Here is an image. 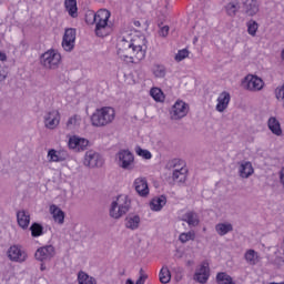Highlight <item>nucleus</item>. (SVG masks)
<instances>
[{
  "instance_id": "obj_5",
  "label": "nucleus",
  "mask_w": 284,
  "mask_h": 284,
  "mask_svg": "<svg viewBox=\"0 0 284 284\" xmlns=\"http://www.w3.org/2000/svg\"><path fill=\"white\" fill-rule=\"evenodd\" d=\"M40 62L45 70H59V67L62 63L61 52L57 49H49L42 53Z\"/></svg>"
},
{
  "instance_id": "obj_48",
  "label": "nucleus",
  "mask_w": 284,
  "mask_h": 284,
  "mask_svg": "<svg viewBox=\"0 0 284 284\" xmlns=\"http://www.w3.org/2000/svg\"><path fill=\"white\" fill-rule=\"evenodd\" d=\"M275 260H271V263H274L275 265H278V263H281V255H278V253L275 252Z\"/></svg>"
},
{
  "instance_id": "obj_8",
  "label": "nucleus",
  "mask_w": 284,
  "mask_h": 284,
  "mask_svg": "<svg viewBox=\"0 0 284 284\" xmlns=\"http://www.w3.org/2000/svg\"><path fill=\"white\" fill-rule=\"evenodd\" d=\"M264 85L265 82H263V79L254 74H247L242 81V87L244 90H248V92H261Z\"/></svg>"
},
{
  "instance_id": "obj_9",
  "label": "nucleus",
  "mask_w": 284,
  "mask_h": 284,
  "mask_svg": "<svg viewBox=\"0 0 284 284\" xmlns=\"http://www.w3.org/2000/svg\"><path fill=\"white\" fill-rule=\"evenodd\" d=\"M57 256V248L53 245H44L37 248L34 253L36 261L40 263H50Z\"/></svg>"
},
{
  "instance_id": "obj_45",
  "label": "nucleus",
  "mask_w": 284,
  "mask_h": 284,
  "mask_svg": "<svg viewBox=\"0 0 284 284\" xmlns=\"http://www.w3.org/2000/svg\"><path fill=\"white\" fill-rule=\"evenodd\" d=\"M148 278V275L141 273L140 277L135 282V284H145V280Z\"/></svg>"
},
{
  "instance_id": "obj_43",
  "label": "nucleus",
  "mask_w": 284,
  "mask_h": 284,
  "mask_svg": "<svg viewBox=\"0 0 284 284\" xmlns=\"http://www.w3.org/2000/svg\"><path fill=\"white\" fill-rule=\"evenodd\" d=\"M159 28V37L165 38L168 34H170V27L168 24L160 23Z\"/></svg>"
},
{
  "instance_id": "obj_53",
  "label": "nucleus",
  "mask_w": 284,
  "mask_h": 284,
  "mask_svg": "<svg viewBox=\"0 0 284 284\" xmlns=\"http://www.w3.org/2000/svg\"><path fill=\"white\" fill-rule=\"evenodd\" d=\"M187 265H194V261H189Z\"/></svg>"
},
{
  "instance_id": "obj_3",
  "label": "nucleus",
  "mask_w": 284,
  "mask_h": 284,
  "mask_svg": "<svg viewBox=\"0 0 284 284\" xmlns=\"http://www.w3.org/2000/svg\"><path fill=\"white\" fill-rule=\"evenodd\" d=\"M116 119V110L112 106H102L97 109L91 118V125L93 128H105V125H110V123H114Z\"/></svg>"
},
{
  "instance_id": "obj_40",
  "label": "nucleus",
  "mask_w": 284,
  "mask_h": 284,
  "mask_svg": "<svg viewBox=\"0 0 284 284\" xmlns=\"http://www.w3.org/2000/svg\"><path fill=\"white\" fill-rule=\"evenodd\" d=\"M247 32L251 37H254L258 32V22L255 20H248L246 22Z\"/></svg>"
},
{
  "instance_id": "obj_18",
  "label": "nucleus",
  "mask_w": 284,
  "mask_h": 284,
  "mask_svg": "<svg viewBox=\"0 0 284 284\" xmlns=\"http://www.w3.org/2000/svg\"><path fill=\"white\" fill-rule=\"evenodd\" d=\"M230 101H232V95L227 91L221 92L216 98L215 110L223 114L230 108Z\"/></svg>"
},
{
  "instance_id": "obj_52",
  "label": "nucleus",
  "mask_w": 284,
  "mask_h": 284,
  "mask_svg": "<svg viewBox=\"0 0 284 284\" xmlns=\"http://www.w3.org/2000/svg\"><path fill=\"white\" fill-rule=\"evenodd\" d=\"M125 284H134V281H132L131 278H128V280L125 281Z\"/></svg>"
},
{
  "instance_id": "obj_33",
  "label": "nucleus",
  "mask_w": 284,
  "mask_h": 284,
  "mask_svg": "<svg viewBox=\"0 0 284 284\" xmlns=\"http://www.w3.org/2000/svg\"><path fill=\"white\" fill-rule=\"evenodd\" d=\"M151 72L156 79H163L166 74L165 67L159 63H155L151 67Z\"/></svg>"
},
{
  "instance_id": "obj_2",
  "label": "nucleus",
  "mask_w": 284,
  "mask_h": 284,
  "mask_svg": "<svg viewBox=\"0 0 284 284\" xmlns=\"http://www.w3.org/2000/svg\"><path fill=\"white\" fill-rule=\"evenodd\" d=\"M110 17H112V13L108 9H100L92 16L97 37H108L112 32Z\"/></svg>"
},
{
  "instance_id": "obj_51",
  "label": "nucleus",
  "mask_w": 284,
  "mask_h": 284,
  "mask_svg": "<svg viewBox=\"0 0 284 284\" xmlns=\"http://www.w3.org/2000/svg\"><path fill=\"white\" fill-rule=\"evenodd\" d=\"M40 270L41 272H45V262H41Z\"/></svg>"
},
{
  "instance_id": "obj_39",
  "label": "nucleus",
  "mask_w": 284,
  "mask_h": 284,
  "mask_svg": "<svg viewBox=\"0 0 284 284\" xmlns=\"http://www.w3.org/2000/svg\"><path fill=\"white\" fill-rule=\"evenodd\" d=\"M194 239H196V233L194 231L181 233L179 236V241L182 243H190V241H194Z\"/></svg>"
},
{
  "instance_id": "obj_54",
  "label": "nucleus",
  "mask_w": 284,
  "mask_h": 284,
  "mask_svg": "<svg viewBox=\"0 0 284 284\" xmlns=\"http://www.w3.org/2000/svg\"><path fill=\"white\" fill-rule=\"evenodd\" d=\"M270 284H284V282H280V283L271 282Z\"/></svg>"
},
{
  "instance_id": "obj_38",
  "label": "nucleus",
  "mask_w": 284,
  "mask_h": 284,
  "mask_svg": "<svg viewBox=\"0 0 284 284\" xmlns=\"http://www.w3.org/2000/svg\"><path fill=\"white\" fill-rule=\"evenodd\" d=\"M134 152L138 156L144 159L145 161H150V159H152V152L146 149H142L141 146H135Z\"/></svg>"
},
{
  "instance_id": "obj_34",
  "label": "nucleus",
  "mask_w": 284,
  "mask_h": 284,
  "mask_svg": "<svg viewBox=\"0 0 284 284\" xmlns=\"http://www.w3.org/2000/svg\"><path fill=\"white\" fill-rule=\"evenodd\" d=\"M159 278H160V282L163 284H168L170 283V281H172V273H170V268L168 266H163L160 270Z\"/></svg>"
},
{
  "instance_id": "obj_14",
  "label": "nucleus",
  "mask_w": 284,
  "mask_h": 284,
  "mask_svg": "<svg viewBox=\"0 0 284 284\" xmlns=\"http://www.w3.org/2000/svg\"><path fill=\"white\" fill-rule=\"evenodd\" d=\"M49 163H63L70 159V153L65 149H50L47 154Z\"/></svg>"
},
{
  "instance_id": "obj_29",
  "label": "nucleus",
  "mask_w": 284,
  "mask_h": 284,
  "mask_svg": "<svg viewBox=\"0 0 284 284\" xmlns=\"http://www.w3.org/2000/svg\"><path fill=\"white\" fill-rule=\"evenodd\" d=\"M224 10L227 17H234L239 13V10H241V4L239 1H231L225 4Z\"/></svg>"
},
{
  "instance_id": "obj_37",
  "label": "nucleus",
  "mask_w": 284,
  "mask_h": 284,
  "mask_svg": "<svg viewBox=\"0 0 284 284\" xmlns=\"http://www.w3.org/2000/svg\"><path fill=\"white\" fill-rule=\"evenodd\" d=\"M80 126H81V116L80 115H72L71 118H69V120L67 122V128L69 130H79Z\"/></svg>"
},
{
  "instance_id": "obj_20",
  "label": "nucleus",
  "mask_w": 284,
  "mask_h": 284,
  "mask_svg": "<svg viewBox=\"0 0 284 284\" xmlns=\"http://www.w3.org/2000/svg\"><path fill=\"white\" fill-rule=\"evenodd\" d=\"M133 187L139 196H148L150 194V186H148V180L145 178H136L133 182Z\"/></svg>"
},
{
  "instance_id": "obj_26",
  "label": "nucleus",
  "mask_w": 284,
  "mask_h": 284,
  "mask_svg": "<svg viewBox=\"0 0 284 284\" xmlns=\"http://www.w3.org/2000/svg\"><path fill=\"white\" fill-rule=\"evenodd\" d=\"M64 8L72 19H77L79 17V8L77 7V0H64Z\"/></svg>"
},
{
  "instance_id": "obj_47",
  "label": "nucleus",
  "mask_w": 284,
  "mask_h": 284,
  "mask_svg": "<svg viewBox=\"0 0 284 284\" xmlns=\"http://www.w3.org/2000/svg\"><path fill=\"white\" fill-rule=\"evenodd\" d=\"M280 182L284 187V166L280 171Z\"/></svg>"
},
{
  "instance_id": "obj_27",
  "label": "nucleus",
  "mask_w": 284,
  "mask_h": 284,
  "mask_svg": "<svg viewBox=\"0 0 284 284\" xmlns=\"http://www.w3.org/2000/svg\"><path fill=\"white\" fill-rule=\"evenodd\" d=\"M18 224L22 227V230H28L30 225V213L26 211H19L17 213Z\"/></svg>"
},
{
  "instance_id": "obj_13",
  "label": "nucleus",
  "mask_w": 284,
  "mask_h": 284,
  "mask_svg": "<svg viewBox=\"0 0 284 284\" xmlns=\"http://www.w3.org/2000/svg\"><path fill=\"white\" fill-rule=\"evenodd\" d=\"M74 43H77V29H65L62 38V48L65 52H72L74 50Z\"/></svg>"
},
{
  "instance_id": "obj_6",
  "label": "nucleus",
  "mask_w": 284,
  "mask_h": 284,
  "mask_svg": "<svg viewBox=\"0 0 284 284\" xmlns=\"http://www.w3.org/2000/svg\"><path fill=\"white\" fill-rule=\"evenodd\" d=\"M171 121H181L190 114V104L181 99L176 100L171 106L170 111Z\"/></svg>"
},
{
  "instance_id": "obj_30",
  "label": "nucleus",
  "mask_w": 284,
  "mask_h": 284,
  "mask_svg": "<svg viewBox=\"0 0 284 284\" xmlns=\"http://www.w3.org/2000/svg\"><path fill=\"white\" fill-rule=\"evenodd\" d=\"M183 221L190 225V227H196L199 225V215L194 212H187L183 215Z\"/></svg>"
},
{
  "instance_id": "obj_19",
  "label": "nucleus",
  "mask_w": 284,
  "mask_h": 284,
  "mask_svg": "<svg viewBox=\"0 0 284 284\" xmlns=\"http://www.w3.org/2000/svg\"><path fill=\"white\" fill-rule=\"evenodd\" d=\"M261 10L258 0H245L243 2V11L246 17H256Z\"/></svg>"
},
{
  "instance_id": "obj_15",
  "label": "nucleus",
  "mask_w": 284,
  "mask_h": 284,
  "mask_svg": "<svg viewBox=\"0 0 284 284\" xmlns=\"http://www.w3.org/2000/svg\"><path fill=\"white\" fill-rule=\"evenodd\" d=\"M59 123H61V114H59V111L51 110L44 114V126L48 130H57Z\"/></svg>"
},
{
  "instance_id": "obj_12",
  "label": "nucleus",
  "mask_w": 284,
  "mask_h": 284,
  "mask_svg": "<svg viewBox=\"0 0 284 284\" xmlns=\"http://www.w3.org/2000/svg\"><path fill=\"white\" fill-rule=\"evenodd\" d=\"M8 257L13 263H26L28 261V252L21 245H12L8 250Z\"/></svg>"
},
{
  "instance_id": "obj_1",
  "label": "nucleus",
  "mask_w": 284,
  "mask_h": 284,
  "mask_svg": "<svg viewBox=\"0 0 284 284\" xmlns=\"http://www.w3.org/2000/svg\"><path fill=\"white\" fill-rule=\"evenodd\" d=\"M148 40L145 36L136 30H124L118 38V57L124 63H139L145 59V50H148Z\"/></svg>"
},
{
  "instance_id": "obj_11",
  "label": "nucleus",
  "mask_w": 284,
  "mask_h": 284,
  "mask_svg": "<svg viewBox=\"0 0 284 284\" xmlns=\"http://www.w3.org/2000/svg\"><path fill=\"white\" fill-rule=\"evenodd\" d=\"M193 281L200 284H205L210 281V263L204 261L196 266L193 274Z\"/></svg>"
},
{
  "instance_id": "obj_16",
  "label": "nucleus",
  "mask_w": 284,
  "mask_h": 284,
  "mask_svg": "<svg viewBox=\"0 0 284 284\" xmlns=\"http://www.w3.org/2000/svg\"><path fill=\"white\" fill-rule=\"evenodd\" d=\"M83 164L87 168H101L103 165V156L95 151H88L84 155Z\"/></svg>"
},
{
  "instance_id": "obj_24",
  "label": "nucleus",
  "mask_w": 284,
  "mask_h": 284,
  "mask_svg": "<svg viewBox=\"0 0 284 284\" xmlns=\"http://www.w3.org/2000/svg\"><path fill=\"white\" fill-rule=\"evenodd\" d=\"M124 225L126 230H139V226L141 225V216L136 214L128 215Z\"/></svg>"
},
{
  "instance_id": "obj_31",
  "label": "nucleus",
  "mask_w": 284,
  "mask_h": 284,
  "mask_svg": "<svg viewBox=\"0 0 284 284\" xmlns=\"http://www.w3.org/2000/svg\"><path fill=\"white\" fill-rule=\"evenodd\" d=\"M150 97H152L156 103H163V101H165V93H163V91L156 87L151 88Z\"/></svg>"
},
{
  "instance_id": "obj_44",
  "label": "nucleus",
  "mask_w": 284,
  "mask_h": 284,
  "mask_svg": "<svg viewBox=\"0 0 284 284\" xmlns=\"http://www.w3.org/2000/svg\"><path fill=\"white\" fill-rule=\"evenodd\" d=\"M8 79V70L4 67H0V82Z\"/></svg>"
},
{
  "instance_id": "obj_28",
  "label": "nucleus",
  "mask_w": 284,
  "mask_h": 284,
  "mask_svg": "<svg viewBox=\"0 0 284 284\" xmlns=\"http://www.w3.org/2000/svg\"><path fill=\"white\" fill-rule=\"evenodd\" d=\"M232 230H234V226H232L230 222H222L215 225V232L219 236H225V234H230Z\"/></svg>"
},
{
  "instance_id": "obj_32",
  "label": "nucleus",
  "mask_w": 284,
  "mask_h": 284,
  "mask_svg": "<svg viewBox=\"0 0 284 284\" xmlns=\"http://www.w3.org/2000/svg\"><path fill=\"white\" fill-rule=\"evenodd\" d=\"M78 283L79 284H98L97 280L93 276H90L88 273L80 271L78 273Z\"/></svg>"
},
{
  "instance_id": "obj_21",
  "label": "nucleus",
  "mask_w": 284,
  "mask_h": 284,
  "mask_svg": "<svg viewBox=\"0 0 284 284\" xmlns=\"http://www.w3.org/2000/svg\"><path fill=\"white\" fill-rule=\"evenodd\" d=\"M49 212L57 225H63V223H65V212H63L57 204L50 205Z\"/></svg>"
},
{
  "instance_id": "obj_50",
  "label": "nucleus",
  "mask_w": 284,
  "mask_h": 284,
  "mask_svg": "<svg viewBox=\"0 0 284 284\" xmlns=\"http://www.w3.org/2000/svg\"><path fill=\"white\" fill-rule=\"evenodd\" d=\"M133 26H134L135 28H141V22H140L139 20H134V21H133Z\"/></svg>"
},
{
  "instance_id": "obj_10",
  "label": "nucleus",
  "mask_w": 284,
  "mask_h": 284,
  "mask_svg": "<svg viewBox=\"0 0 284 284\" xmlns=\"http://www.w3.org/2000/svg\"><path fill=\"white\" fill-rule=\"evenodd\" d=\"M67 145L69 150H73V152H85L88 145H90V141L79 135H68Z\"/></svg>"
},
{
  "instance_id": "obj_35",
  "label": "nucleus",
  "mask_w": 284,
  "mask_h": 284,
  "mask_svg": "<svg viewBox=\"0 0 284 284\" xmlns=\"http://www.w3.org/2000/svg\"><path fill=\"white\" fill-rule=\"evenodd\" d=\"M244 258L248 265H256L258 263V253L254 250L246 251Z\"/></svg>"
},
{
  "instance_id": "obj_36",
  "label": "nucleus",
  "mask_w": 284,
  "mask_h": 284,
  "mask_svg": "<svg viewBox=\"0 0 284 284\" xmlns=\"http://www.w3.org/2000/svg\"><path fill=\"white\" fill-rule=\"evenodd\" d=\"M216 283L217 284H236L234 278L230 276L227 273H217L216 275Z\"/></svg>"
},
{
  "instance_id": "obj_42",
  "label": "nucleus",
  "mask_w": 284,
  "mask_h": 284,
  "mask_svg": "<svg viewBox=\"0 0 284 284\" xmlns=\"http://www.w3.org/2000/svg\"><path fill=\"white\" fill-rule=\"evenodd\" d=\"M30 230H31V235H32L34 239H38V236H43V226H41V224H39V223H33V224L30 226Z\"/></svg>"
},
{
  "instance_id": "obj_41",
  "label": "nucleus",
  "mask_w": 284,
  "mask_h": 284,
  "mask_svg": "<svg viewBox=\"0 0 284 284\" xmlns=\"http://www.w3.org/2000/svg\"><path fill=\"white\" fill-rule=\"evenodd\" d=\"M187 57H190V50L182 49L175 53L174 61H176V63H181V61H185V59H187Z\"/></svg>"
},
{
  "instance_id": "obj_49",
  "label": "nucleus",
  "mask_w": 284,
  "mask_h": 284,
  "mask_svg": "<svg viewBox=\"0 0 284 284\" xmlns=\"http://www.w3.org/2000/svg\"><path fill=\"white\" fill-rule=\"evenodd\" d=\"M8 55H6V53L0 51V61H7Z\"/></svg>"
},
{
  "instance_id": "obj_23",
  "label": "nucleus",
  "mask_w": 284,
  "mask_h": 284,
  "mask_svg": "<svg viewBox=\"0 0 284 284\" xmlns=\"http://www.w3.org/2000/svg\"><path fill=\"white\" fill-rule=\"evenodd\" d=\"M239 174L241 179H250L254 174V166H252L251 162L242 161L239 165Z\"/></svg>"
},
{
  "instance_id": "obj_4",
  "label": "nucleus",
  "mask_w": 284,
  "mask_h": 284,
  "mask_svg": "<svg viewBox=\"0 0 284 284\" xmlns=\"http://www.w3.org/2000/svg\"><path fill=\"white\" fill-rule=\"evenodd\" d=\"M130 197L125 194L118 195L110 204L109 216L111 219L119 220L125 216L126 212H130Z\"/></svg>"
},
{
  "instance_id": "obj_17",
  "label": "nucleus",
  "mask_w": 284,
  "mask_h": 284,
  "mask_svg": "<svg viewBox=\"0 0 284 284\" xmlns=\"http://www.w3.org/2000/svg\"><path fill=\"white\" fill-rule=\"evenodd\" d=\"M178 161H172L173 170V181L175 183H185L187 181V168L184 164H176Z\"/></svg>"
},
{
  "instance_id": "obj_22",
  "label": "nucleus",
  "mask_w": 284,
  "mask_h": 284,
  "mask_svg": "<svg viewBox=\"0 0 284 284\" xmlns=\"http://www.w3.org/2000/svg\"><path fill=\"white\" fill-rule=\"evenodd\" d=\"M166 204H168V197H165L164 195H160V196L153 197L150 201L149 207L152 212H161V210H163V207H165Z\"/></svg>"
},
{
  "instance_id": "obj_46",
  "label": "nucleus",
  "mask_w": 284,
  "mask_h": 284,
  "mask_svg": "<svg viewBox=\"0 0 284 284\" xmlns=\"http://www.w3.org/2000/svg\"><path fill=\"white\" fill-rule=\"evenodd\" d=\"M67 101H68V103H72L73 105L79 103L77 98H71L70 95L67 97Z\"/></svg>"
},
{
  "instance_id": "obj_7",
  "label": "nucleus",
  "mask_w": 284,
  "mask_h": 284,
  "mask_svg": "<svg viewBox=\"0 0 284 284\" xmlns=\"http://www.w3.org/2000/svg\"><path fill=\"white\" fill-rule=\"evenodd\" d=\"M115 163L121 170H134V153L123 149L115 154Z\"/></svg>"
},
{
  "instance_id": "obj_25",
  "label": "nucleus",
  "mask_w": 284,
  "mask_h": 284,
  "mask_svg": "<svg viewBox=\"0 0 284 284\" xmlns=\"http://www.w3.org/2000/svg\"><path fill=\"white\" fill-rule=\"evenodd\" d=\"M267 128L271 130L272 134L275 136H281L283 134V129L281 128V122L276 116H271L267 121Z\"/></svg>"
}]
</instances>
